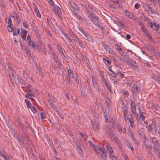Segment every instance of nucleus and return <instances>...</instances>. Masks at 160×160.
<instances>
[{"instance_id":"864d4df0","label":"nucleus","mask_w":160,"mask_h":160,"mask_svg":"<svg viewBox=\"0 0 160 160\" xmlns=\"http://www.w3.org/2000/svg\"><path fill=\"white\" fill-rule=\"evenodd\" d=\"M15 20L16 22L17 23H19L20 22V20L19 19L18 16V15H16Z\"/></svg>"},{"instance_id":"603ef678","label":"nucleus","mask_w":160,"mask_h":160,"mask_svg":"<svg viewBox=\"0 0 160 160\" xmlns=\"http://www.w3.org/2000/svg\"><path fill=\"white\" fill-rule=\"evenodd\" d=\"M8 25H12V26H13L12 24V20L10 17L8 18Z\"/></svg>"},{"instance_id":"f03ea898","label":"nucleus","mask_w":160,"mask_h":160,"mask_svg":"<svg viewBox=\"0 0 160 160\" xmlns=\"http://www.w3.org/2000/svg\"><path fill=\"white\" fill-rule=\"evenodd\" d=\"M128 85L131 87V91L133 95L138 92L140 90V85L137 82H134L128 83Z\"/></svg>"},{"instance_id":"39448f33","label":"nucleus","mask_w":160,"mask_h":160,"mask_svg":"<svg viewBox=\"0 0 160 160\" xmlns=\"http://www.w3.org/2000/svg\"><path fill=\"white\" fill-rule=\"evenodd\" d=\"M79 30L81 33L84 36V38L87 40L88 42L90 41L92 42V41H93L92 40V39L91 38L90 35L88 34V33L86 32L84 30L82 29H79Z\"/></svg>"},{"instance_id":"1a4fd4ad","label":"nucleus","mask_w":160,"mask_h":160,"mask_svg":"<svg viewBox=\"0 0 160 160\" xmlns=\"http://www.w3.org/2000/svg\"><path fill=\"white\" fill-rule=\"evenodd\" d=\"M68 2L70 6L74 9L75 10H79L78 5L74 2H73L72 1H69Z\"/></svg>"},{"instance_id":"f8f14e48","label":"nucleus","mask_w":160,"mask_h":160,"mask_svg":"<svg viewBox=\"0 0 160 160\" xmlns=\"http://www.w3.org/2000/svg\"><path fill=\"white\" fill-rule=\"evenodd\" d=\"M115 125L120 134H122V133H124V130L122 129L121 126L118 123H116Z\"/></svg>"},{"instance_id":"cd10ccee","label":"nucleus","mask_w":160,"mask_h":160,"mask_svg":"<svg viewBox=\"0 0 160 160\" xmlns=\"http://www.w3.org/2000/svg\"><path fill=\"white\" fill-rule=\"evenodd\" d=\"M114 45L115 46V48L117 50L119 51L120 52H122V49L119 45L115 43Z\"/></svg>"},{"instance_id":"58836bf2","label":"nucleus","mask_w":160,"mask_h":160,"mask_svg":"<svg viewBox=\"0 0 160 160\" xmlns=\"http://www.w3.org/2000/svg\"><path fill=\"white\" fill-rule=\"evenodd\" d=\"M52 150L53 151L54 153L55 154V156H56L58 155L57 152L56 150V148L53 145V146L50 147Z\"/></svg>"},{"instance_id":"4be33fe9","label":"nucleus","mask_w":160,"mask_h":160,"mask_svg":"<svg viewBox=\"0 0 160 160\" xmlns=\"http://www.w3.org/2000/svg\"><path fill=\"white\" fill-rule=\"evenodd\" d=\"M12 34L13 36H17L19 33L20 32V29L19 28L13 29Z\"/></svg>"},{"instance_id":"423d86ee","label":"nucleus","mask_w":160,"mask_h":160,"mask_svg":"<svg viewBox=\"0 0 160 160\" xmlns=\"http://www.w3.org/2000/svg\"><path fill=\"white\" fill-rule=\"evenodd\" d=\"M72 139L73 142L76 144L77 146V151L79 153L82 152V150L80 148L81 144L82 143V141L80 140H79L78 141V142H77V140H74L73 138H72Z\"/></svg>"},{"instance_id":"ea45409f","label":"nucleus","mask_w":160,"mask_h":160,"mask_svg":"<svg viewBox=\"0 0 160 160\" xmlns=\"http://www.w3.org/2000/svg\"><path fill=\"white\" fill-rule=\"evenodd\" d=\"M18 123L19 124V127L22 128V130H23L24 128V125L20 121H18Z\"/></svg>"},{"instance_id":"393cba45","label":"nucleus","mask_w":160,"mask_h":160,"mask_svg":"<svg viewBox=\"0 0 160 160\" xmlns=\"http://www.w3.org/2000/svg\"><path fill=\"white\" fill-rule=\"evenodd\" d=\"M76 42L78 45L82 49H84L85 48L84 45L81 42L79 38L77 39V40H76Z\"/></svg>"},{"instance_id":"0e129e2a","label":"nucleus","mask_w":160,"mask_h":160,"mask_svg":"<svg viewBox=\"0 0 160 160\" xmlns=\"http://www.w3.org/2000/svg\"><path fill=\"white\" fill-rule=\"evenodd\" d=\"M153 25L156 28H160V25L159 24H157L155 22L153 23Z\"/></svg>"},{"instance_id":"f704fd0d","label":"nucleus","mask_w":160,"mask_h":160,"mask_svg":"<svg viewBox=\"0 0 160 160\" xmlns=\"http://www.w3.org/2000/svg\"><path fill=\"white\" fill-rule=\"evenodd\" d=\"M72 14L75 16H76L79 19H80V18H82V16L75 12H73Z\"/></svg>"},{"instance_id":"7c9ffc66","label":"nucleus","mask_w":160,"mask_h":160,"mask_svg":"<svg viewBox=\"0 0 160 160\" xmlns=\"http://www.w3.org/2000/svg\"><path fill=\"white\" fill-rule=\"evenodd\" d=\"M5 160H11L12 158L8 155H6L5 153H3L2 156Z\"/></svg>"},{"instance_id":"72a5a7b5","label":"nucleus","mask_w":160,"mask_h":160,"mask_svg":"<svg viewBox=\"0 0 160 160\" xmlns=\"http://www.w3.org/2000/svg\"><path fill=\"white\" fill-rule=\"evenodd\" d=\"M65 80L66 81L67 85L68 87H70L71 86L70 80L67 75L65 76Z\"/></svg>"},{"instance_id":"69168bd1","label":"nucleus","mask_w":160,"mask_h":160,"mask_svg":"<svg viewBox=\"0 0 160 160\" xmlns=\"http://www.w3.org/2000/svg\"><path fill=\"white\" fill-rule=\"evenodd\" d=\"M23 25L25 28H27L28 27V25L27 24V22H24L23 23Z\"/></svg>"},{"instance_id":"5701e85b","label":"nucleus","mask_w":160,"mask_h":160,"mask_svg":"<svg viewBox=\"0 0 160 160\" xmlns=\"http://www.w3.org/2000/svg\"><path fill=\"white\" fill-rule=\"evenodd\" d=\"M113 3L117 4L118 8H122L123 7V5L121 2H120L118 1H111Z\"/></svg>"},{"instance_id":"c756f323","label":"nucleus","mask_w":160,"mask_h":160,"mask_svg":"<svg viewBox=\"0 0 160 160\" xmlns=\"http://www.w3.org/2000/svg\"><path fill=\"white\" fill-rule=\"evenodd\" d=\"M148 10L152 13L154 14L156 13V11L149 6H148Z\"/></svg>"},{"instance_id":"6e6d98bb","label":"nucleus","mask_w":160,"mask_h":160,"mask_svg":"<svg viewBox=\"0 0 160 160\" xmlns=\"http://www.w3.org/2000/svg\"><path fill=\"white\" fill-rule=\"evenodd\" d=\"M27 89L28 90V91L29 92V93H31V86L30 85H28L27 87Z\"/></svg>"},{"instance_id":"5fc2aeb1","label":"nucleus","mask_w":160,"mask_h":160,"mask_svg":"<svg viewBox=\"0 0 160 160\" xmlns=\"http://www.w3.org/2000/svg\"><path fill=\"white\" fill-rule=\"evenodd\" d=\"M123 94L126 97H127L129 95V93L128 91H124L122 92Z\"/></svg>"},{"instance_id":"0eeeda50","label":"nucleus","mask_w":160,"mask_h":160,"mask_svg":"<svg viewBox=\"0 0 160 160\" xmlns=\"http://www.w3.org/2000/svg\"><path fill=\"white\" fill-rule=\"evenodd\" d=\"M122 112L123 114V116L125 122H126L128 119L127 116L128 115V108L127 106H125L122 108Z\"/></svg>"},{"instance_id":"4d7b16f0","label":"nucleus","mask_w":160,"mask_h":160,"mask_svg":"<svg viewBox=\"0 0 160 160\" xmlns=\"http://www.w3.org/2000/svg\"><path fill=\"white\" fill-rule=\"evenodd\" d=\"M57 47L58 48V50L60 52H62V51H63L62 48L60 45H57Z\"/></svg>"},{"instance_id":"e433bc0d","label":"nucleus","mask_w":160,"mask_h":160,"mask_svg":"<svg viewBox=\"0 0 160 160\" xmlns=\"http://www.w3.org/2000/svg\"><path fill=\"white\" fill-rule=\"evenodd\" d=\"M54 143L55 144H57L58 145V148H59L61 145V143L58 141V139L55 138L54 141Z\"/></svg>"},{"instance_id":"f3484780","label":"nucleus","mask_w":160,"mask_h":160,"mask_svg":"<svg viewBox=\"0 0 160 160\" xmlns=\"http://www.w3.org/2000/svg\"><path fill=\"white\" fill-rule=\"evenodd\" d=\"M93 79L94 78L92 76V80L93 85L94 88H95L97 90H99V87L97 82L96 81H93Z\"/></svg>"},{"instance_id":"c03bdc74","label":"nucleus","mask_w":160,"mask_h":160,"mask_svg":"<svg viewBox=\"0 0 160 160\" xmlns=\"http://www.w3.org/2000/svg\"><path fill=\"white\" fill-rule=\"evenodd\" d=\"M68 73L69 76L71 75L72 78H74V75H73V73L70 69L69 68L68 69Z\"/></svg>"},{"instance_id":"680f3d73","label":"nucleus","mask_w":160,"mask_h":160,"mask_svg":"<svg viewBox=\"0 0 160 160\" xmlns=\"http://www.w3.org/2000/svg\"><path fill=\"white\" fill-rule=\"evenodd\" d=\"M0 5L2 7L5 6V4L4 1H0Z\"/></svg>"},{"instance_id":"13d9d810","label":"nucleus","mask_w":160,"mask_h":160,"mask_svg":"<svg viewBox=\"0 0 160 160\" xmlns=\"http://www.w3.org/2000/svg\"><path fill=\"white\" fill-rule=\"evenodd\" d=\"M104 130L105 131V132L107 133H108L109 132V130H110L109 128L106 127V128H104Z\"/></svg>"},{"instance_id":"bf43d9fd","label":"nucleus","mask_w":160,"mask_h":160,"mask_svg":"<svg viewBox=\"0 0 160 160\" xmlns=\"http://www.w3.org/2000/svg\"><path fill=\"white\" fill-rule=\"evenodd\" d=\"M52 56L53 57V59L54 60H57L58 59V58L57 56L56 55V54L55 53H52Z\"/></svg>"},{"instance_id":"9b49d317","label":"nucleus","mask_w":160,"mask_h":160,"mask_svg":"<svg viewBox=\"0 0 160 160\" xmlns=\"http://www.w3.org/2000/svg\"><path fill=\"white\" fill-rule=\"evenodd\" d=\"M153 148L156 155L157 154H160V144L156 146H153Z\"/></svg>"},{"instance_id":"a18cd8bd","label":"nucleus","mask_w":160,"mask_h":160,"mask_svg":"<svg viewBox=\"0 0 160 160\" xmlns=\"http://www.w3.org/2000/svg\"><path fill=\"white\" fill-rule=\"evenodd\" d=\"M130 138L132 139V141L135 142L136 144H138V143L137 142L136 139L134 138V137L132 135L130 136Z\"/></svg>"},{"instance_id":"774afa93","label":"nucleus","mask_w":160,"mask_h":160,"mask_svg":"<svg viewBox=\"0 0 160 160\" xmlns=\"http://www.w3.org/2000/svg\"><path fill=\"white\" fill-rule=\"evenodd\" d=\"M141 30L143 32H145V31L147 30L148 29H147L145 26H143L142 27H141Z\"/></svg>"},{"instance_id":"6ab92c4d","label":"nucleus","mask_w":160,"mask_h":160,"mask_svg":"<svg viewBox=\"0 0 160 160\" xmlns=\"http://www.w3.org/2000/svg\"><path fill=\"white\" fill-rule=\"evenodd\" d=\"M99 123L97 122H95L93 123L92 125V127L93 129L96 131H98L99 128Z\"/></svg>"},{"instance_id":"412c9836","label":"nucleus","mask_w":160,"mask_h":160,"mask_svg":"<svg viewBox=\"0 0 160 160\" xmlns=\"http://www.w3.org/2000/svg\"><path fill=\"white\" fill-rule=\"evenodd\" d=\"M125 143L127 147L130 149L133 152L134 151L133 147L127 140H126L125 142Z\"/></svg>"},{"instance_id":"6e6552de","label":"nucleus","mask_w":160,"mask_h":160,"mask_svg":"<svg viewBox=\"0 0 160 160\" xmlns=\"http://www.w3.org/2000/svg\"><path fill=\"white\" fill-rule=\"evenodd\" d=\"M130 108L132 113L135 115L136 110V104L134 101H132L131 102Z\"/></svg>"},{"instance_id":"338daca9","label":"nucleus","mask_w":160,"mask_h":160,"mask_svg":"<svg viewBox=\"0 0 160 160\" xmlns=\"http://www.w3.org/2000/svg\"><path fill=\"white\" fill-rule=\"evenodd\" d=\"M47 21L48 24L49 25V26H52L53 24L52 22L48 18H47Z\"/></svg>"},{"instance_id":"4468645a","label":"nucleus","mask_w":160,"mask_h":160,"mask_svg":"<svg viewBox=\"0 0 160 160\" xmlns=\"http://www.w3.org/2000/svg\"><path fill=\"white\" fill-rule=\"evenodd\" d=\"M144 145L146 151L150 149H152V147L151 145H150L148 142H146L145 141L144 142Z\"/></svg>"},{"instance_id":"a19ab883","label":"nucleus","mask_w":160,"mask_h":160,"mask_svg":"<svg viewBox=\"0 0 160 160\" xmlns=\"http://www.w3.org/2000/svg\"><path fill=\"white\" fill-rule=\"evenodd\" d=\"M152 149H149V150H148L147 151V156L148 157H150L151 156H152L153 155V153L152 152Z\"/></svg>"},{"instance_id":"09e8293b","label":"nucleus","mask_w":160,"mask_h":160,"mask_svg":"<svg viewBox=\"0 0 160 160\" xmlns=\"http://www.w3.org/2000/svg\"><path fill=\"white\" fill-rule=\"evenodd\" d=\"M32 29L34 31L35 34H37L38 32H39L38 31V30L37 28L36 27L32 26Z\"/></svg>"},{"instance_id":"c9c22d12","label":"nucleus","mask_w":160,"mask_h":160,"mask_svg":"<svg viewBox=\"0 0 160 160\" xmlns=\"http://www.w3.org/2000/svg\"><path fill=\"white\" fill-rule=\"evenodd\" d=\"M79 133L82 138H83L84 140L86 141L88 138V136H87L86 134H83L81 132H79Z\"/></svg>"},{"instance_id":"e2e57ef3","label":"nucleus","mask_w":160,"mask_h":160,"mask_svg":"<svg viewBox=\"0 0 160 160\" xmlns=\"http://www.w3.org/2000/svg\"><path fill=\"white\" fill-rule=\"evenodd\" d=\"M140 116L141 118H142V120L144 121L145 119V116L143 114V113H140Z\"/></svg>"},{"instance_id":"bb28decb","label":"nucleus","mask_w":160,"mask_h":160,"mask_svg":"<svg viewBox=\"0 0 160 160\" xmlns=\"http://www.w3.org/2000/svg\"><path fill=\"white\" fill-rule=\"evenodd\" d=\"M106 147L107 150L110 152V154L112 153L113 152V151L111 146L109 144H108L106 146Z\"/></svg>"},{"instance_id":"dca6fc26","label":"nucleus","mask_w":160,"mask_h":160,"mask_svg":"<svg viewBox=\"0 0 160 160\" xmlns=\"http://www.w3.org/2000/svg\"><path fill=\"white\" fill-rule=\"evenodd\" d=\"M149 132H151L153 135H156L157 134L156 126L154 125L153 127H152L150 130H149Z\"/></svg>"},{"instance_id":"49530a36","label":"nucleus","mask_w":160,"mask_h":160,"mask_svg":"<svg viewBox=\"0 0 160 160\" xmlns=\"http://www.w3.org/2000/svg\"><path fill=\"white\" fill-rule=\"evenodd\" d=\"M12 25H8L7 27L8 30V32H11L12 31L13 28Z\"/></svg>"},{"instance_id":"f257e3e1","label":"nucleus","mask_w":160,"mask_h":160,"mask_svg":"<svg viewBox=\"0 0 160 160\" xmlns=\"http://www.w3.org/2000/svg\"><path fill=\"white\" fill-rule=\"evenodd\" d=\"M85 8V11L88 13V17L90 20L93 22L96 26L99 27L100 25L98 23L99 18L93 13L94 11L95 10V7L88 4V7L86 5H84Z\"/></svg>"},{"instance_id":"a878e982","label":"nucleus","mask_w":160,"mask_h":160,"mask_svg":"<svg viewBox=\"0 0 160 160\" xmlns=\"http://www.w3.org/2000/svg\"><path fill=\"white\" fill-rule=\"evenodd\" d=\"M107 73L109 75H110L112 77V78H110V79H111V80H112L113 81V83H115V82H117L118 83V82L117 81L116 79V77H115V76H112V74L110 73L109 72Z\"/></svg>"},{"instance_id":"20e7f679","label":"nucleus","mask_w":160,"mask_h":160,"mask_svg":"<svg viewBox=\"0 0 160 160\" xmlns=\"http://www.w3.org/2000/svg\"><path fill=\"white\" fill-rule=\"evenodd\" d=\"M97 151H96L97 153H100L101 157L103 158L104 156H105L106 155V149L104 147H98L96 148Z\"/></svg>"},{"instance_id":"4c0bfd02","label":"nucleus","mask_w":160,"mask_h":160,"mask_svg":"<svg viewBox=\"0 0 160 160\" xmlns=\"http://www.w3.org/2000/svg\"><path fill=\"white\" fill-rule=\"evenodd\" d=\"M104 84H105L106 87L107 89L108 90H110V89L111 88V86H110L109 84L105 80L103 82Z\"/></svg>"},{"instance_id":"3c124183","label":"nucleus","mask_w":160,"mask_h":160,"mask_svg":"<svg viewBox=\"0 0 160 160\" xmlns=\"http://www.w3.org/2000/svg\"><path fill=\"white\" fill-rule=\"evenodd\" d=\"M103 61L105 63L106 65L107 64L110 63L111 62V61L107 60L104 58H103Z\"/></svg>"},{"instance_id":"de8ad7c7","label":"nucleus","mask_w":160,"mask_h":160,"mask_svg":"<svg viewBox=\"0 0 160 160\" xmlns=\"http://www.w3.org/2000/svg\"><path fill=\"white\" fill-rule=\"evenodd\" d=\"M68 43L70 44V45L72 47V48H73L74 47V45L73 42H72V41L71 40L70 38L69 40H68Z\"/></svg>"},{"instance_id":"2eb2a0df","label":"nucleus","mask_w":160,"mask_h":160,"mask_svg":"<svg viewBox=\"0 0 160 160\" xmlns=\"http://www.w3.org/2000/svg\"><path fill=\"white\" fill-rule=\"evenodd\" d=\"M61 11L60 8L57 5H55L54 8L53 9L54 13L56 15H58Z\"/></svg>"},{"instance_id":"9d476101","label":"nucleus","mask_w":160,"mask_h":160,"mask_svg":"<svg viewBox=\"0 0 160 160\" xmlns=\"http://www.w3.org/2000/svg\"><path fill=\"white\" fill-rule=\"evenodd\" d=\"M104 49L106 52L109 53V54L113 55L115 53L114 52L110 46L107 45V46L104 48Z\"/></svg>"},{"instance_id":"c85d7f7f","label":"nucleus","mask_w":160,"mask_h":160,"mask_svg":"<svg viewBox=\"0 0 160 160\" xmlns=\"http://www.w3.org/2000/svg\"><path fill=\"white\" fill-rule=\"evenodd\" d=\"M112 139L117 144V143H118L119 142H120V141L119 140V139L118 138L117 136H116L115 135L114 137H113L112 138Z\"/></svg>"},{"instance_id":"ddd939ff","label":"nucleus","mask_w":160,"mask_h":160,"mask_svg":"<svg viewBox=\"0 0 160 160\" xmlns=\"http://www.w3.org/2000/svg\"><path fill=\"white\" fill-rule=\"evenodd\" d=\"M150 141L152 142L154 146H156L160 145L157 140L155 137L151 138L150 139Z\"/></svg>"},{"instance_id":"7ed1b4c3","label":"nucleus","mask_w":160,"mask_h":160,"mask_svg":"<svg viewBox=\"0 0 160 160\" xmlns=\"http://www.w3.org/2000/svg\"><path fill=\"white\" fill-rule=\"evenodd\" d=\"M8 63L9 65L8 64V66L9 69L12 73V77L10 74H9V77L10 81L12 82L14 79L15 81H19V78L18 76L17 75L14 70L12 67H10V63Z\"/></svg>"},{"instance_id":"052dcab7","label":"nucleus","mask_w":160,"mask_h":160,"mask_svg":"<svg viewBox=\"0 0 160 160\" xmlns=\"http://www.w3.org/2000/svg\"><path fill=\"white\" fill-rule=\"evenodd\" d=\"M126 64L130 66H132L133 63L131 62V61L127 60L126 61Z\"/></svg>"},{"instance_id":"2f4dec72","label":"nucleus","mask_w":160,"mask_h":160,"mask_svg":"<svg viewBox=\"0 0 160 160\" xmlns=\"http://www.w3.org/2000/svg\"><path fill=\"white\" fill-rule=\"evenodd\" d=\"M124 12L126 15L129 17L130 18H132L131 17H133V14L129 12H128L127 10H124Z\"/></svg>"},{"instance_id":"b1692460","label":"nucleus","mask_w":160,"mask_h":160,"mask_svg":"<svg viewBox=\"0 0 160 160\" xmlns=\"http://www.w3.org/2000/svg\"><path fill=\"white\" fill-rule=\"evenodd\" d=\"M40 115L41 116V119L42 121H43V119L46 118L47 114L45 112H40Z\"/></svg>"},{"instance_id":"37998d69","label":"nucleus","mask_w":160,"mask_h":160,"mask_svg":"<svg viewBox=\"0 0 160 160\" xmlns=\"http://www.w3.org/2000/svg\"><path fill=\"white\" fill-rule=\"evenodd\" d=\"M88 142L89 143L90 146L91 147L92 146V148H93L94 149V150L95 151H97V150L96 149L97 148H96V147L94 145L93 143H92V142L90 140H89L88 141Z\"/></svg>"},{"instance_id":"a211bd4d","label":"nucleus","mask_w":160,"mask_h":160,"mask_svg":"<svg viewBox=\"0 0 160 160\" xmlns=\"http://www.w3.org/2000/svg\"><path fill=\"white\" fill-rule=\"evenodd\" d=\"M108 137L110 139H111L115 135L112 130H109V132L107 133Z\"/></svg>"},{"instance_id":"473e14b6","label":"nucleus","mask_w":160,"mask_h":160,"mask_svg":"<svg viewBox=\"0 0 160 160\" xmlns=\"http://www.w3.org/2000/svg\"><path fill=\"white\" fill-rule=\"evenodd\" d=\"M25 101L27 106L29 108H32V104L30 101L27 99H25Z\"/></svg>"},{"instance_id":"79ce46f5","label":"nucleus","mask_w":160,"mask_h":160,"mask_svg":"<svg viewBox=\"0 0 160 160\" xmlns=\"http://www.w3.org/2000/svg\"><path fill=\"white\" fill-rule=\"evenodd\" d=\"M29 46L31 47H35V43L34 41H29L28 43Z\"/></svg>"},{"instance_id":"8fccbe9b","label":"nucleus","mask_w":160,"mask_h":160,"mask_svg":"<svg viewBox=\"0 0 160 160\" xmlns=\"http://www.w3.org/2000/svg\"><path fill=\"white\" fill-rule=\"evenodd\" d=\"M88 90L89 91V93L90 96H93V93L92 90V89L91 87H90L89 86H88Z\"/></svg>"},{"instance_id":"aec40b11","label":"nucleus","mask_w":160,"mask_h":160,"mask_svg":"<svg viewBox=\"0 0 160 160\" xmlns=\"http://www.w3.org/2000/svg\"><path fill=\"white\" fill-rule=\"evenodd\" d=\"M28 31L27 30L24 31H22L21 33V36L22 38V39L23 40H25L26 38L27 33Z\"/></svg>"}]
</instances>
